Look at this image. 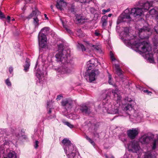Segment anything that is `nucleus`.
I'll use <instances>...</instances> for the list:
<instances>
[{
    "instance_id": "f257e3e1",
    "label": "nucleus",
    "mask_w": 158,
    "mask_h": 158,
    "mask_svg": "<svg viewBox=\"0 0 158 158\" xmlns=\"http://www.w3.org/2000/svg\"><path fill=\"white\" fill-rule=\"evenodd\" d=\"M152 32L150 28L148 27H143L139 30V37L140 39L135 40L132 43L133 46L140 49V52L144 53L146 58L151 63L154 62L153 54L152 53V48L150 44L145 41H143L142 39H148L150 35L151 34Z\"/></svg>"
},
{
    "instance_id": "f03ea898",
    "label": "nucleus",
    "mask_w": 158,
    "mask_h": 158,
    "mask_svg": "<svg viewBox=\"0 0 158 158\" xmlns=\"http://www.w3.org/2000/svg\"><path fill=\"white\" fill-rule=\"evenodd\" d=\"M58 52L55 56L57 62H61L63 64H64V66L60 69L61 73L62 74H68L71 73L73 71V68L70 67L69 64L71 61L72 57L70 54L69 50H64V45L60 44L58 45Z\"/></svg>"
},
{
    "instance_id": "7ed1b4c3",
    "label": "nucleus",
    "mask_w": 158,
    "mask_h": 158,
    "mask_svg": "<svg viewBox=\"0 0 158 158\" xmlns=\"http://www.w3.org/2000/svg\"><path fill=\"white\" fill-rule=\"evenodd\" d=\"M100 65V63L96 59H92L87 62V68L88 69L86 80L90 82L95 80L96 77L99 74V72L97 67Z\"/></svg>"
},
{
    "instance_id": "20e7f679",
    "label": "nucleus",
    "mask_w": 158,
    "mask_h": 158,
    "mask_svg": "<svg viewBox=\"0 0 158 158\" xmlns=\"http://www.w3.org/2000/svg\"><path fill=\"white\" fill-rule=\"evenodd\" d=\"M144 11L142 7L134 8L131 9V13H130V10L128 9H127L122 14L118 17L117 23L118 24L122 22L129 21L131 20V14H132L134 16H141L142 15Z\"/></svg>"
},
{
    "instance_id": "39448f33",
    "label": "nucleus",
    "mask_w": 158,
    "mask_h": 158,
    "mask_svg": "<svg viewBox=\"0 0 158 158\" xmlns=\"http://www.w3.org/2000/svg\"><path fill=\"white\" fill-rule=\"evenodd\" d=\"M64 152L68 158H79L76 156L77 149L67 138H64L62 141Z\"/></svg>"
},
{
    "instance_id": "423d86ee",
    "label": "nucleus",
    "mask_w": 158,
    "mask_h": 158,
    "mask_svg": "<svg viewBox=\"0 0 158 158\" xmlns=\"http://www.w3.org/2000/svg\"><path fill=\"white\" fill-rule=\"evenodd\" d=\"M119 106V104L118 103L113 106L106 103L104 105L102 110L105 113H107L112 114H118L119 115H121L118 111Z\"/></svg>"
},
{
    "instance_id": "0eeeda50",
    "label": "nucleus",
    "mask_w": 158,
    "mask_h": 158,
    "mask_svg": "<svg viewBox=\"0 0 158 158\" xmlns=\"http://www.w3.org/2000/svg\"><path fill=\"white\" fill-rule=\"evenodd\" d=\"M48 27H44L39 32L38 36V41L39 47L41 48H44L47 43V38L46 35L47 31H48Z\"/></svg>"
},
{
    "instance_id": "6e6552de",
    "label": "nucleus",
    "mask_w": 158,
    "mask_h": 158,
    "mask_svg": "<svg viewBox=\"0 0 158 158\" xmlns=\"http://www.w3.org/2000/svg\"><path fill=\"white\" fill-rule=\"evenodd\" d=\"M127 147L129 151L136 153L138 155H141L143 152V150L140 147L138 142L131 141L128 144Z\"/></svg>"
},
{
    "instance_id": "1a4fd4ad",
    "label": "nucleus",
    "mask_w": 158,
    "mask_h": 158,
    "mask_svg": "<svg viewBox=\"0 0 158 158\" xmlns=\"http://www.w3.org/2000/svg\"><path fill=\"white\" fill-rule=\"evenodd\" d=\"M157 139V140H156L153 142L152 147L153 150L156 148V145L158 143V136ZM143 158H156L155 151L153 150H151L146 152L144 155Z\"/></svg>"
},
{
    "instance_id": "9d476101",
    "label": "nucleus",
    "mask_w": 158,
    "mask_h": 158,
    "mask_svg": "<svg viewBox=\"0 0 158 158\" xmlns=\"http://www.w3.org/2000/svg\"><path fill=\"white\" fill-rule=\"evenodd\" d=\"M132 114L129 115L130 120L133 121L135 120L139 121L143 117V115L141 113L139 112L138 111L135 110H134L132 111Z\"/></svg>"
},
{
    "instance_id": "9b49d317",
    "label": "nucleus",
    "mask_w": 158,
    "mask_h": 158,
    "mask_svg": "<svg viewBox=\"0 0 158 158\" xmlns=\"http://www.w3.org/2000/svg\"><path fill=\"white\" fill-rule=\"evenodd\" d=\"M158 4V0H152L151 1H147L142 3H139V5L142 8L144 11H147L151 6H152L153 5H156L155 3Z\"/></svg>"
},
{
    "instance_id": "f8f14e48",
    "label": "nucleus",
    "mask_w": 158,
    "mask_h": 158,
    "mask_svg": "<svg viewBox=\"0 0 158 158\" xmlns=\"http://www.w3.org/2000/svg\"><path fill=\"white\" fill-rule=\"evenodd\" d=\"M74 102L71 99L68 98L63 100L61 102V104L67 110L72 107Z\"/></svg>"
},
{
    "instance_id": "ddd939ff",
    "label": "nucleus",
    "mask_w": 158,
    "mask_h": 158,
    "mask_svg": "<svg viewBox=\"0 0 158 158\" xmlns=\"http://www.w3.org/2000/svg\"><path fill=\"white\" fill-rule=\"evenodd\" d=\"M112 91V93L114 95L115 98L118 101L120 100L121 99V97L120 96L118 95L119 93V91L117 88H116L115 90H111V89H108V90H106V91L107 92V94L106 95V98L108 97H109L110 94L111 93V92Z\"/></svg>"
},
{
    "instance_id": "4468645a",
    "label": "nucleus",
    "mask_w": 158,
    "mask_h": 158,
    "mask_svg": "<svg viewBox=\"0 0 158 158\" xmlns=\"http://www.w3.org/2000/svg\"><path fill=\"white\" fill-rule=\"evenodd\" d=\"M138 128H133L127 131V133L128 136L131 139H135L137 135L139 132Z\"/></svg>"
},
{
    "instance_id": "2eb2a0df",
    "label": "nucleus",
    "mask_w": 158,
    "mask_h": 158,
    "mask_svg": "<svg viewBox=\"0 0 158 158\" xmlns=\"http://www.w3.org/2000/svg\"><path fill=\"white\" fill-rule=\"evenodd\" d=\"M153 136H149L148 134H145L140 138L139 141L142 144L148 143L152 139Z\"/></svg>"
},
{
    "instance_id": "dca6fc26",
    "label": "nucleus",
    "mask_w": 158,
    "mask_h": 158,
    "mask_svg": "<svg viewBox=\"0 0 158 158\" xmlns=\"http://www.w3.org/2000/svg\"><path fill=\"white\" fill-rule=\"evenodd\" d=\"M80 109L81 112L83 114H89L91 112L90 108L86 105L83 104L80 106Z\"/></svg>"
},
{
    "instance_id": "f3484780",
    "label": "nucleus",
    "mask_w": 158,
    "mask_h": 158,
    "mask_svg": "<svg viewBox=\"0 0 158 158\" xmlns=\"http://www.w3.org/2000/svg\"><path fill=\"white\" fill-rule=\"evenodd\" d=\"M135 104L134 101H132V103L127 104L124 108L123 111H127V114L129 115V112L132 111L134 110L133 108Z\"/></svg>"
},
{
    "instance_id": "a211bd4d",
    "label": "nucleus",
    "mask_w": 158,
    "mask_h": 158,
    "mask_svg": "<svg viewBox=\"0 0 158 158\" xmlns=\"http://www.w3.org/2000/svg\"><path fill=\"white\" fill-rule=\"evenodd\" d=\"M87 44L93 50H95L97 52L100 54L102 53V51L100 48V46L98 44H92L88 42L87 43Z\"/></svg>"
},
{
    "instance_id": "6ab92c4d",
    "label": "nucleus",
    "mask_w": 158,
    "mask_h": 158,
    "mask_svg": "<svg viewBox=\"0 0 158 158\" xmlns=\"http://www.w3.org/2000/svg\"><path fill=\"white\" fill-rule=\"evenodd\" d=\"M56 7L59 10H61L62 7L66 5V2L63 0H56Z\"/></svg>"
},
{
    "instance_id": "aec40b11",
    "label": "nucleus",
    "mask_w": 158,
    "mask_h": 158,
    "mask_svg": "<svg viewBox=\"0 0 158 158\" xmlns=\"http://www.w3.org/2000/svg\"><path fill=\"white\" fill-rule=\"evenodd\" d=\"M35 75L39 80V82L40 83L44 79V74L40 69H38L36 71Z\"/></svg>"
},
{
    "instance_id": "412c9836",
    "label": "nucleus",
    "mask_w": 158,
    "mask_h": 158,
    "mask_svg": "<svg viewBox=\"0 0 158 158\" xmlns=\"http://www.w3.org/2000/svg\"><path fill=\"white\" fill-rule=\"evenodd\" d=\"M60 20L62 24L63 27L65 28L66 31L70 34H73L72 31L69 29L68 28V26L67 25V22L65 21V19H62L60 18Z\"/></svg>"
},
{
    "instance_id": "4be33fe9",
    "label": "nucleus",
    "mask_w": 158,
    "mask_h": 158,
    "mask_svg": "<svg viewBox=\"0 0 158 158\" xmlns=\"http://www.w3.org/2000/svg\"><path fill=\"white\" fill-rule=\"evenodd\" d=\"M149 14L153 16V15L156 16V19L157 22H158V9L155 8L151 9L149 11Z\"/></svg>"
},
{
    "instance_id": "5701e85b",
    "label": "nucleus",
    "mask_w": 158,
    "mask_h": 158,
    "mask_svg": "<svg viewBox=\"0 0 158 158\" xmlns=\"http://www.w3.org/2000/svg\"><path fill=\"white\" fill-rule=\"evenodd\" d=\"M108 17L106 15L102 16L101 19V22L102 23V26L103 28H105L107 24Z\"/></svg>"
},
{
    "instance_id": "b1692460",
    "label": "nucleus",
    "mask_w": 158,
    "mask_h": 158,
    "mask_svg": "<svg viewBox=\"0 0 158 158\" xmlns=\"http://www.w3.org/2000/svg\"><path fill=\"white\" fill-rule=\"evenodd\" d=\"M85 18L80 15H76V20L78 23H82L84 22L83 20Z\"/></svg>"
},
{
    "instance_id": "393cba45",
    "label": "nucleus",
    "mask_w": 158,
    "mask_h": 158,
    "mask_svg": "<svg viewBox=\"0 0 158 158\" xmlns=\"http://www.w3.org/2000/svg\"><path fill=\"white\" fill-rule=\"evenodd\" d=\"M114 66L117 74L119 76L121 75L122 74L123 72L120 68L119 65L118 64H115Z\"/></svg>"
},
{
    "instance_id": "a878e982",
    "label": "nucleus",
    "mask_w": 158,
    "mask_h": 158,
    "mask_svg": "<svg viewBox=\"0 0 158 158\" xmlns=\"http://www.w3.org/2000/svg\"><path fill=\"white\" fill-rule=\"evenodd\" d=\"M30 64L29 60L28 59H27L25 64L24 65V71L25 72H27L28 71L30 66Z\"/></svg>"
},
{
    "instance_id": "bb28decb",
    "label": "nucleus",
    "mask_w": 158,
    "mask_h": 158,
    "mask_svg": "<svg viewBox=\"0 0 158 158\" xmlns=\"http://www.w3.org/2000/svg\"><path fill=\"white\" fill-rule=\"evenodd\" d=\"M47 109L48 110V114H50L53 110L52 106V105L51 102H48L47 106Z\"/></svg>"
},
{
    "instance_id": "cd10ccee",
    "label": "nucleus",
    "mask_w": 158,
    "mask_h": 158,
    "mask_svg": "<svg viewBox=\"0 0 158 158\" xmlns=\"http://www.w3.org/2000/svg\"><path fill=\"white\" fill-rule=\"evenodd\" d=\"M7 156L8 158H16V153L14 151H10Z\"/></svg>"
},
{
    "instance_id": "c85d7f7f",
    "label": "nucleus",
    "mask_w": 158,
    "mask_h": 158,
    "mask_svg": "<svg viewBox=\"0 0 158 158\" xmlns=\"http://www.w3.org/2000/svg\"><path fill=\"white\" fill-rule=\"evenodd\" d=\"M4 143L2 145V149H5V148H8L9 144V142L8 140H5L3 141Z\"/></svg>"
},
{
    "instance_id": "c756f323",
    "label": "nucleus",
    "mask_w": 158,
    "mask_h": 158,
    "mask_svg": "<svg viewBox=\"0 0 158 158\" xmlns=\"http://www.w3.org/2000/svg\"><path fill=\"white\" fill-rule=\"evenodd\" d=\"M33 24L35 27H37L39 25V20L37 17H35L33 18Z\"/></svg>"
},
{
    "instance_id": "7c9ffc66",
    "label": "nucleus",
    "mask_w": 158,
    "mask_h": 158,
    "mask_svg": "<svg viewBox=\"0 0 158 158\" xmlns=\"http://www.w3.org/2000/svg\"><path fill=\"white\" fill-rule=\"evenodd\" d=\"M76 34L79 37H82L85 35L83 33L82 31L80 29H77V30Z\"/></svg>"
},
{
    "instance_id": "2f4dec72",
    "label": "nucleus",
    "mask_w": 158,
    "mask_h": 158,
    "mask_svg": "<svg viewBox=\"0 0 158 158\" xmlns=\"http://www.w3.org/2000/svg\"><path fill=\"white\" fill-rule=\"evenodd\" d=\"M123 32L124 34L123 35L124 37H127V36H129V30L128 28L127 27L124 28V29Z\"/></svg>"
},
{
    "instance_id": "473e14b6",
    "label": "nucleus",
    "mask_w": 158,
    "mask_h": 158,
    "mask_svg": "<svg viewBox=\"0 0 158 158\" xmlns=\"http://www.w3.org/2000/svg\"><path fill=\"white\" fill-rule=\"evenodd\" d=\"M4 134H5V135H9L5 129H0V137H1L3 135H4Z\"/></svg>"
},
{
    "instance_id": "72a5a7b5",
    "label": "nucleus",
    "mask_w": 158,
    "mask_h": 158,
    "mask_svg": "<svg viewBox=\"0 0 158 158\" xmlns=\"http://www.w3.org/2000/svg\"><path fill=\"white\" fill-rule=\"evenodd\" d=\"M77 48L79 49H81L83 51H85L86 49L84 46L82 44L78 43L77 45Z\"/></svg>"
},
{
    "instance_id": "f704fd0d",
    "label": "nucleus",
    "mask_w": 158,
    "mask_h": 158,
    "mask_svg": "<svg viewBox=\"0 0 158 158\" xmlns=\"http://www.w3.org/2000/svg\"><path fill=\"white\" fill-rule=\"evenodd\" d=\"M94 35L95 36L99 37L101 35V31L98 29H97L94 32Z\"/></svg>"
},
{
    "instance_id": "c9c22d12",
    "label": "nucleus",
    "mask_w": 158,
    "mask_h": 158,
    "mask_svg": "<svg viewBox=\"0 0 158 158\" xmlns=\"http://www.w3.org/2000/svg\"><path fill=\"white\" fill-rule=\"evenodd\" d=\"M85 138L88 140L92 145H94V141L89 138L88 136L85 135Z\"/></svg>"
},
{
    "instance_id": "e433bc0d",
    "label": "nucleus",
    "mask_w": 158,
    "mask_h": 158,
    "mask_svg": "<svg viewBox=\"0 0 158 158\" xmlns=\"http://www.w3.org/2000/svg\"><path fill=\"white\" fill-rule=\"evenodd\" d=\"M108 83L110 85H113V83L112 81L111 80V75H110V74H109L108 76Z\"/></svg>"
},
{
    "instance_id": "4c0bfd02",
    "label": "nucleus",
    "mask_w": 158,
    "mask_h": 158,
    "mask_svg": "<svg viewBox=\"0 0 158 158\" xmlns=\"http://www.w3.org/2000/svg\"><path fill=\"white\" fill-rule=\"evenodd\" d=\"M6 84V85L8 86H11V83L10 81V80L9 78L7 79L5 81Z\"/></svg>"
},
{
    "instance_id": "58836bf2",
    "label": "nucleus",
    "mask_w": 158,
    "mask_h": 158,
    "mask_svg": "<svg viewBox=\"0 0 158 158\" xmlns=\"http://www.w3.org/2000/svg\"><path fill=\"white\" fill-rule=\"evenodd\" d=\"M64 124L70 128H72L73 127V126L72 124L68 122H65Z\"/></svg>"
},
{
    "instance_id": "ea45409f",
    "label": "nucleus",
    "mask_w": 158,
    "mask_h": 158,
    "mask_svg": "<svg viewBox=\"0 0 158 158\" xmlns=\"http://www.w3.org/2000/svg\"><path fill=\"white\" fill-rule=\"evenodd\" d=\"M37 11H33L32 13L30 15V17H31L36 15V14H37Z\"/></svg>"
},
{
    "instance_id": "a19ab883",
    "label": "nucleus",
    "mask_w": 158,
    "mask_h": 158,
    "mask_svg": "<svg viewBox=\"0 0 158 158\" xmlns=\"http://www.w3.org/2000/svg\"><path fill=\"white\" fill-rule=\"evenodd\" d=\"M110 55L111 59L112 60L114 61L115 60V59L114 57V54L111 51L110 52Z\"/></svg>"
},
{
    "instance_id": "79ce46f5",
    "label": "nucleus",
    "mask_w": 158,
    "mask_h": 158,
    "mask_svg": "<svg viewBox=\"0 0 158 158\" xmlns=\"http://www.w3.org/2000/svg\"><path fill=\"white\" fill-rule=\"evenodd\" d=\"M15 135L18 138H19L23 136L22 133H19L17 131L15 133Z\"/></svg>"
},
{
    "instance_id": "37998d69",
    "label": "nucleus",
    "mask_w": 158,
    "mask_h": 158,
    "mask_svg": "<svg viewBox=\"0 0 158 158\" xmlns=\"http://www.w3.org/2000/svg\"><path fill=\"white\" fill-rule=\"evenodd\" d=\"M110 9L108 8L107 10H106L105 9H103L102 10V14L103 15H104L105 14V13L106 12H109L110 11Z\"/></svg>"
},
{
    "instance_id": "c03bdc74",
    "label": "nucleus",
    "mask_w": 158,
    "mask_h": 158,
    "mask_svg": "<svg viewBox=\"0 0 158 158\" xmlns=\"http://www.w3.org/2000/svg\"><path fill=\"white\" fill-rule=\"evenodd\" d=\"M55 117V116L54 114H53L52 115H50L48 116L47 118L48 119L50 120L52 119L53 118H54Z\"/></svg>"
},
{
    "instance_id": "a18cd8bd",
    "label": "nucleus",
    "mask_w": 158,
    "mask_h": 158,
    "mask_svg": "<svg viewBox=\"0 0 158 158\" xmlns=\"http://www.w3.org/2000/svg\"><path fill=\"white\" fill-rule=\"evenodd\" d=\"M39 143V142L38 141H35V144H34V147L36 149L38 148V144Z\"/></svg>"
},
{
    "instance_id": "49530a36",
    "label": "nucleus",
    "mask_w": 158,
    "mask_h": 158,
    "mask_svg": "<svg viewBox=\"0 0 158 158\" xmlns=\"http://www.w3.org/2000/svg\"><path fill=\"white\" fill-rule=\"evenodd\" d=\"M157 25L154 27V30L157 33H158V22Z\"/></svg>"
},
{
    "instance_id": "de8ad7c7",
    "label": "nucleus",
    "mask_w": 158,
    "mask_h": 158,
    "mask_svg": "<svg viewBox=\"0 0 158 158\" xmlns=\"http://www.w3.org/2000/svg\"><path fill=\"white\" fill-rule=\"evenodd\" d=\"M63 96L61 95H58L57 97L56 100L57 101H58L60 100L61 99V98Z\"/></svg>"
},
{
    "instance_id": "09e8293b",
    "label": "nucleus",
    "mask_w": 158,
    "mask_h": 158,
    "mask_svg": "<svg viewBox=\"0 0 158 158\" xmlns=\"http://www.w3.org/2000/svg\"><path fill=\"white\" fill-rule=\"evenodd\" d=\"M105 156L106 158H114V157L111 155L108 156L106 154H105Z\"/></svg>"
},
{
    "instance_id": "8fccbe9b",
    "label": "nucleus",
    "mask_w": 158,
    "mask_h": 158,
    "mask_svg": "<svg viewBox=\"0 0 158 158\" xmlns=\"http://www.w3.org/2000/svg\"><path fill=\"white\" fill-rule=\"evenodd\" d=\"M0 17L1 19L4 18H5V16L1 11H0Z\"/></svg>"
},
{
    "instance_id": "3c124183",
    "label": "nucleus",
    "mask_w": 158,
    "mask_h": 158,
    "mask_svg": "<svg viewBox=\"0 0 158 158\" xmlns=\"http://www.w3.org/2000/svg\"><path fill=\"white\" fill-rule=\"evenodd\" d=\"M9 71L10 73L11 74L13 71V68L12 67H10L9 68Z\"/></svg>"
},
{
    "instance_id": "603ef678",
    "label": "nucleus",
    "mask_w": 158,
    "mask_h": 158,
    "mask_svg": "<svg viewBox=\"0 0 158 158\" xmlns=\"http://www.w3.org/2000/svg\"><path fill=\"white\" fill-rule=\"evenodd\" d=\"M127 101L129 102L128 103H131L132 102V101H134L133 100L131 99V98H128L127 99Z\"/></svg>"
},
{
    "instance_id": "864d4df0",
    "label": "nucleus",
    "mask_w": 158,
    "mask_h": 158,
    "mask_svg": "<svg viewBox=\"0 0 158 158\" xmlns=\"http://www.w3.org/2000/svg\"><path fill=\"white\" fill-rule=\"evenodd\" d=\"M143 91H144V93H148V94H149L150 93H151V92L149 91L148 90H144Z\"/></svg>"
},
{
    "instance_id": "5fc2aeb1",
    "label": "nucleus",
    "mask_w": 158,
    "mask_h": 158,
    "mask_svg": "<svg viewBox=\"0 0 158 158\" xmlns=\"http://www.w3.org/2000/svg\"><path fill=\"white\" fill-rule=\"evenodd\" d=\"M82 3H86V1L85 0H79Z\"/></svg>"
},
{
    "instance_id": "6e6d98bb",
    "label": "nucleus",
    "mask_w": 158,
    "mask_h": 158,
    "mask_svg": "<svg viewBox=\"0 0 158 158\" xmlns=\"http://www.w3.org/2000/svg\"><path fill=\"white\" fill-rule=\"evenodd\" d=\"M86 1V3H89L91 1V0H85Z\"/></svg>"
},
{
    "instance_id": "4d7b16f0",
    "label": "nucleus",
    "mask_w": 158,
    "mask_h": 158,
    "mask_svg": "<svg viewBox=\"0 0 158 158\" xmlns=\"http://www.w3.org/2000/svg\"><path fill=\"white\" fill-rule=\"evenodd\" d=\"M53 6L52 5H51V9H52V10L53 11H54V10L53 9Z\"/></svg>"
},
{
    "instance_id": "13d9d810",
    "label": "nucleus",
    "mask_w": 158,
    "mask_h": 158,
    "mask_svg": "<svg viewBox=\"0 0 158 158\" xmlns=\"http://www.w3.org/2000/svg\"><path fill=\"white\" fill-rule=\"evenodd\" d=\"M112 14H108V17H110L111 16H112Z\"/></svg>"
},
{
    "instance_id": "bf43d9fd",
    "label": "nucleus",
    "mask_w": 158,
    "mask_h": 158,
    "mask_svg": "<svg viewBox=\"0 0 158 158\" xmlns=\"http://www.w3.org/2000/svg\"><path fill=\"white\" fill-rule=\"evenodd\" d=\"M122 141L124 142H125V141H126V139H123V140H122Z\"/></svg>"
},
{
    "instance_id": "052dcab7",
    "label": "nucleus",
    "mask_w": 158,
    "mask_h": 158,
    "mask_svg": "<svg viewBox=\"0 0 158 158\" xmlns=\"http://www.w3.org/2000/svg\"><path fill=\"white\" fill-rule=\"evenodd\" d=\"M7 19H8V20H9L10 19V16H8L7 17Z\"/></svg>"
},
{
    "instance_id": "680f3d73",
    "label": "nucleus",
    "mask_w": 158,
    "mask_h": 158,
    "mask_svg": "<svg viewBox=\"0 0 158 158\" xmlns=\"http://www.w3.org/2000/svg\"><path fill=\"white\" fill-rule=\"evenodd\" d=\"M44 15L45 16V17L46 18V19H48V18L47 17V15L46 14H44Z\"/></svg>"
},
{
    "instance_id": "e2e57ef3",
    "label": "nucleus",
    "mask_w": 158,
    "mask_h": 158,
    "mask_svg": "<svg viewBox=\"0 0 158 158\" xmlns=\"http://www.w3.org/2000/svg\"><path fill=\"white\" fill-rule=\"evenodd\" d=\"M71 12H73L74 11V9L73 8L71 9Z\"/></svg>"
},
{
    "instance_id": "0e129e2a",
    "label": "nucleus",
    "mask_w": 158,
    "mask_h": 158,
    "mask_svg": "<svg viewBox=\"0 0 158 158\" xmlns=\"http://www.w3.org/2000/svg\"><path fill=\"white\" fill-rule=\"evenodd\" d=\"M126 156L124 155V158H129L128 157H127Z\"/></svg>"
},
{
    "instance_id": "69168bd1",
    "label": "nucleus",
    "mask_w": 158,
    "mask_h": 158,
    "mask_svg": "<svg viewBox=\"0 0 158 158\" xmlns=\"http://www.w3.org/2000/svg\"><path fill=\"white\" fill-rule=\"evenodd\" d=\"M41 132H42V135H43V131H42V130H41Z\"/></svg>"
},
{
    "instance_id": "338daca9",
    "label": "nucleus",
    "mask_w": 158,
    "mask_h": 158,
    "mask_svg": "<svg viewBox=\"0 0 158 158\" xmlns=\"http://www.w3.org/2000/svg\"><path fill=\"white\" fill-rule=\"evenodd\" d=\"M110 26L111 25V23H110Z\"/></svg>"
},
{
    "instance_id": "774afa93",
    "label": "nucleus",
    "mask_w": 158,
    "mask_h": 158,
    "mask_svg": "<svg viewBox=\"0 0 158 158\" xmlns=\"http://www.w3.org/2000/svg\"><path fill=\"white\" fill-rule=\"evenodd\" d=\"M4 158H8L7 157H4Z\"/></svg>"
}]
</instances>
